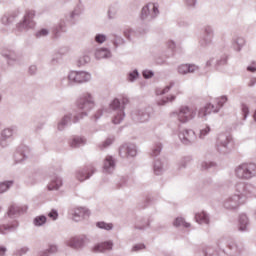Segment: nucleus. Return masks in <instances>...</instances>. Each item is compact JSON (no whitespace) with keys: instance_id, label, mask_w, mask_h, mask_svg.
Here are the masks:
<instances>
[{"instance_id":"obj_1","label":"nucleus","mask_w":256,"mask_h":256,"mask_svg":"<svg viewBox=\"0 0 256 256\" xmlns=\"http://www.w3.org/2000/svg\"><path fill=\"white\" fill-rule=\"evenodd\" d=\"M94 102L93 98L91 97V94L87 93L83 95L77 102V109H78V115L74 116L73 123H77L79 119H83L87 115L86 111H89L90 109H93Z\"/></svg>"},{"instance_id":"obj_2","label":"nucleus","mask_w":256,"mask_h":256,"mask_svg":"<svg viewBox=\"0 0 256 256\" xmlns=\"http://www.w3.org/2000/svg\"><path fill=\"white\" fill-rule=\"evenodd\" d=\"M216 104L207 103L204 107L200 108L198 111V117H207V115H211L212 113H218L219 109L227 103L226 96H222L214 101Z\"/></svg>"},{"instance_id":"obj_3","label":"nucleus","mask_w":256,"mask_h":256,"mask_svg":"<svg viewBox=\"0 0 256 256\" xmlns=\"http://www.w3.org/2000/svg\"><path fill=\"white\" fill-rule=\"evenodd\" d=\"M256 173L255 164H243L236 170V175L239 179H251Z\"/></svg>"},{"instance_id":"obj_4","label":"nucleus","mask_w":256,"mask_h":256,"mask_svg":"<svg viewBox=\"0 0 256 256\" xmlns=\"http://www.w3.org/2000/svg\"><path fill=\"white\" fill-rule=\"evenodd\" d=\"M177 117L180 123H187V121H191L195 117V109L189 108V106H182L179 109Z\"/></svg>"},{"instance_id":"obj_5","label":"nucleus","mask_w":256,"mask_h":256,"mask_svg":"<svg viewBox=\"0 0 256 256\" xmlns=\"http://www.w3.org/2000/svg\"><path fill=\"white\" fill-rule=\"evenodd\" d=\"M69 81L72 83H85L91 79V75L86 72H70L68 75Z\"/></svg>"},{"instance_id":"obj_6","label":"nucleus","mask_w":256,"mask_h":256,"mask_svg":"<svg viewBox=\"0 0 256 256\" xmlns=\"http://www.w3.org/2000/svg\"><path fill=\"white\" fill-rule=\"evenodd\" d=\"M179 139L184 145H189L195 141V132L193 130H182L179 133Z\"/></svg>"},{"instance_id":"obj_7","label":"nucleus","mask_w":256,"mask_h":256,"mask_svg":"<svg viewBox=\"0 0 256 256\" xmlns=\"http://www.w3.org/2000/svg\"><path fill=\"white\" fill-rule=\"evenodd\" d=\"M85 217H89V210L87 208H76L74 210V221H80L81 219H85Z\"/></svg>"},{"instance_id":"obj_8","label":"nucleus","mask_w":256,"mask_h":256,"mask_svg":"<svg viewBox=\"0 0 256 256\" xmlns=\"http://www.w3.org/2000/svg\"><path fill=\"white\" fill-rule=\"evenodd\" d=\"M113 249V243L112 242H104L101 244H97L92 249L93 253H103L104 251H109Z\"/></svg>"},{"instance_id":"obj_9","label":"nucleus","mask_w":256,"mask_h":256,"mask_svg":"<svg viewBox=\"0 0 256 256\" xmlns=\"http://www.w3.org/2000/svg\"><path fill=\"white\" fill-rule=\"evenodd\" d=\"M197 66L191 64H182L178 67V73L180 75H187V73H195Z\"/></svg>"},{"instance_id":"obj_10","label":"nucleus","mask_w":256,"mask_h":256,"mask_svg":"<svg viewBox=\"0 0 256 256\" xmlns=\"http://www.w3.org/2000/svg\"><path fill=\"white\" fill-rule=\"evenodd\" d=\"M240 200L241 196H234L232 199L224 203V207H226V209H237V207H239L242 204L241 202H239Z\"/></svg>"},{"instance_id":"obj_11","label":"nucleus","mask_w":256,"mask_h":256,"mask_svg":"<svg viewBox=\"0 0 256 256\" xmlns=\"http://www.w3.org/2000/svg\"><path fill=\"white\" fill-rule=\"evenodd\" d=\"M149 9H152V13L155 17V15H157L159 13V8L157 6H155V4L150 3L147 6H145L144 8H142V19H145V17H147V15H149Z\"/></svg>"},{"instance_id":"obj_12","label":"nucleus","mask_w":256,"mask_h":256,"mask_svg":"<svg viewBox=\"0 0 256 256\" xmlns=\"http://www.w3.org/2000/svg\"><path fill=\"white\" fill-rule=\"evenodd\" d=\"M95 57L97 59H107L108 57H111V52L105 48H101L96 50Z\"/></svg>"},{"instance_id":"obj_13","label":"nucleus","mask_w":256,"mask_h":256,"mask_svg":"<svg viewBox=\"0 0 256 256\" xmlns=\"http://www.w3.org/2000/svg\"><path fill=\"white\" fill-rule=\"evenodd\" d=\"M247 225H249V218L247 215L242 214L239 218V229L240 231H245L247 229Z\"/></svg>"},{"instance_id":"obj_14","label":"nucleus","mask_w":256,"mask_h":256,"mask_svg":"<svg viewBox=\"0 0 256 256\" xmlns=\"http://www.w3.org/2000/svg\"><path fill=\"white\" fill-rule=\"evenodd\" d=\"M126 152V157H135V155H137V150H135L134 148H128V147H125V146H122L120 148V155H123V153Z\"/></svg>"},{"instance_id":"obj_15","label":"nucleus","mask_w":256,"mask_h":256,"mask_svg":"<svg viewBox=\"0 0 256 256\" xmlns=\"http://www.w3.org/2000/svg\"><path fill=\"white\" fill-rule=\"evenodd\" d=\"M197 223H209V218L205 212H198L195 216Z\"/></svg>"},{"instance_id":"obj_16","label":"nucleus","mask_w":256,"mask_h":256,"mask_svg":"<svg viewBox=\"0 0 256 256\" xmlns=\"http://www.w3.org/2000/svg\"><path fill=\"white\" fill-rule=\"evenodd\" d=\"M61 185H63V182L61 181V179L57 178L56 180L51 181V183L48 185V189L49 191H55L59 189Z\"/></svg>"},{"instance_id":"obj_17","label":"nucleus","mask_w":256,"mask_h":256,"mask_svg":"<svg viewBox=\"0 0 256 256\" xmlns=\"http://www.w3.org/2000/svg\"><path fill=\"white\" fill-rule=\"evenodd\" d=\"M113 167H115V160H113V157L111 156L106 157L104 161L105 171H109V169H113Z\"/></svg>"},{"instance_id":"obj_18","label":"nucleus","mask_w":256,"mask_h":256,"mask_svg":"<svg viewBox=\"0 0 256 256\" xmlns=\"http://www.w3.org/2000/svg\"><path fill=\"white\" fill-rule=\"evenodd\" d=\"M69 246L74 249H79V247H83V240L79 238H72L69 242Z\"/></svg>"},{"instance_id":"obj_19","label":"nucleus","mask_w":256,"mask_h":256,"mask_svg":"<svg viewBox=\"0 0 256 256\" xmlns=\"http://www.w3.org/2000/svg\"><path fill=\"white\" fill-rule=\"evenodd\" d=\"M85 143V140L81 137H74L70 141V146L71 147H79V145H83Z\"/></svg>"},{"instance_id":"obj_20","label":"nucleus","mask_w":256,"mask_h":256,"mask_svg":"<svg viewBox=\"0 0 256 256\" xmlns=\"http://www.w3.org/2000/svg\"><path fill=\"white\" fill-rule=\"evenodd\" d=\"M123 117H125L123 110H119L118 114L112 120L114 125H119V123H121V121H123Z\"/></svg>"},{"instance_id":"obj_21","label":"nucleus","mask_w":256,"mask_h":256,"mask_svg":"<svg viewBox=\"0 0 256 256\" xmlns=\"http://www.w3.org/2000/svg\"><path fill=\"white\" fill-rule=\"evenodd\" d=\"M46 222H47V217L45 216H38L34 219V225H36L37 227H41V225H45Z\"/></svg>"},{"instance_id":"obj_22","label":"nucleus","mask_w":256,"mask_h":256,"mask_svg":"<svg viewBox=\"0 0 256 256\" xmlns=\"http://www.w3.org/2000/svg\"><path fill=\"white\" fill-rule=\"evenodd\" d=\"M174 225L175 227H191V224L185 222L183 218H176V220L174 221Z\"/></svg>"},{"instance_id":"obj_23","label":"nucleus","mask_w":256,"mask_h":256,"mask_svg":"<svg viewBox=\"0 0 256 256\" xmlns=\"http://www.w3.org/2000/svg\"><path fill=\"white\" fill-rule=\"evenodd\" d=\"M96 225L99 227V229H105L106 231L113 229V224H107L105 222H98Z\"/></svg>"},{"instance_id":"obj_24","label":"nucleus","mask_w":256,"mask_h":256,"mask_svg":"<svg viewBox=\"0 0 256 256\" xmlns=\"http://www.w3.org/2000/svg\"><path fill=\"white\" fill-rule=\"evenodd\" d=\"M11 185H13V182L0 183V193H5V191L11 187Z\"/></svg>"},{"instance_id":"obj_25","label":"nucleus","mask_w":256,"mask_h":256,"mask_svg":"<svg viewBox=\"0 0 256 256\" xmlns=\"http://www.w3.org/2000/svg\"><path fill=\"white\" fill-rule=\"evenodd\" d=\"M13 135V130L12 129H4L2 132V137L3 139H9V137H11Z\"/></svg>"},{"instance_id":"obj_26","label":"nucleus","mask_w":256,"mask_h":256,"mask_svg":"<svg viewBox=\"0 0 256 256\" xmlns=\"http://www.w3.org/2000/svg\"><path fill=\"white\" fill-rule=\"evenodd\" d=\"M33 17H35V12L30 11L24 18V25H29V21L30 19H33Z\"/></svg>"},{"instance_id":"obj_27","label":"nucleus","mask_w":256,"mask_h":256,"mask_svg":"<svg viewBox=\"0 0 256 256\" xmlns=\"http://www.w3.org/2000/svg\"><path fill=\"white\" fill-rule=\"evenodd\" d=\"M69 121H71V117L69 116H65L61 122L58 124V129H63L64 125H67V123H69Z\"/></svg>"},{"instance_id":"obj_28","label":"nucleus","mask_w":256,"mask_h":256,"mask_svg":"<svg viewBox=\"0 0 256 256\" xmlns=\"http://www.w3.org/2000/svg\"><path fill=\"white\" fill-rule=\"evenodd\" d=\"M77 179H78V181H85L86 179H89V174L83 173V172H78Z\"/></svg>"},{"instance_id":"obj_29","label":"nucleus","mask_w":256,"mask_h":256,"mask_svg":"<svg viewBox=\"0 0 256 256\" xmlns=\"http://www.w3.org/2000/svg\"><path fill=\"white\" fill-rule=\"evenodd\" d=\"M106 40H107V37H105V35H103V34H98L95 37L96 43H105Z\"/></svg>"},{"instance_id":"obj_30","label":"nucleus","mask_w":256,"mask_h":256,"mask_svg":"<svg viewBox=\"0 0 256 256\" xmlns=\"http://www.w3.org/2000/svg\"><path fill=\"white\" fill-rule=\"evenodd\" d=\"M218 141L222 142L223 147H227V144L229 143V138H227V136H225V135H220L218 138ZM223 141H225V142H223Z\"/></svg>"},{"instance_id":"obj_31","label":"nucleus","mask_w":256,"mask_h":256,"mask_svg":"<svg viewBox=\"0 0 256 256\" xmlns=\"http://www.w3.org/2000/svg\"><path fill=\"white\" fill-rule=\"evenodd\" d=\"M12 228H13V226L2 225V226H0V233L5 234V233H7V231H11Z\"/></svg>"},{"instance_id":"obj_32","label":"nucleus","mask_w":256,"mask_h":256,"mask_svg":"<svg viewBox=\"0 0 256 256\" xmlns=\"http://www.w3.org/2000/svg\"><path fill=\"white\" fill-rule=\"evenodd\" d=\"M48 217L52 219V221H55L59 217V214L55 210H52L48 213Z\"/></svg>"},{"instance_id":"obj_33","label":"nucleus","mask_w":256,"mask_h":256,"mask_svg":"<svg viewBox=\"0 0 256 256\" xmlns=\"http://www.w3.org/2000/svg\"><path fill=\"white\" fill-rule=\"evenodd\" d=\"M139 77V73L137 71H133L132 73L129 74L128 79L129 81H135Z\"/></svg>"},{"instance_id":"obj_34","label":"nucleus","mask_w":256,"mask_h":256,"mask_svg":"<svg viewBox=\"0 0 256 256\" xmlns=\"http://www.w3.org/2000/svg\"><path fill=\"white\" fill-rule=\"evenodd\" d=\"M91 61V58L89 56H84L83 58H80L79 63L80 65H85V63H89Z\"/></svg>"},{"instance_id":"obj_35","label":"nucleus","mask_w":256,"mask_h":256,"mask_svg":"<svg viewBox=\"0 0 256 256\" xmlns=\"http://www.w3.org/2000/svg\"><path fill=\"white\" fill-rule=\"evenodd\" d=\"M143 77H144L145 79H151V77H153V72H151V71H149V70H145V71L143 72Z\"/></svg>"},{"instance_id":"obj_36","label":"nucleus","mask_w":256,"mask_h":256,"mask_svg":"<svg viewBox=\"0 0 256 256\" xmlns=\"http://www.w3.org/2000/svg\"><path fill=\"white\" fill-rule=\"evenodd\" d=\"M48 33L49 32L47 31V29H42L36 34V37H45V35H48Z\"/></svg>"},{"instance_id":"obj_37","label":"nucleus","mask_w":256,"mask_h":256,"mask_svg":"<svg viewBox=\"0 0 256 256\" xmlns=\"http://www.w3.org/2000/svg\"><path fill=\"white\" fill-rule=\"evenodd\" d=\"M119 105H121V102H119L118 99H114L113 102L111 103L112 109H118Z\"/></svg>"},{"instance_id":"obj_38","label":"nucleus","mask_w":256,"mask_h":256,"mask_svg":"<svg viewBox=\"0 0 256 256\" xmlns=\"http://www.w3.org/2000/svg\"><path fill=\"white\" fill-rule=\"evenodd\" d=\"M171 87H173V85L170 84V86H167L161 92H157V95H165V93H169V89H171Z\"/></svg>"},{"instance_id":"obj_39","label":"nucleus","mask_w":256,"mask_h":256,"mask_svg":"<svg viewBox=\"0 0 256 256\" xmlns=\"http://www.w3.org/2000/svg\"><path fill=\"white\" fill-rule=\"evenodd\" d=\"M211 129L209 127H206L200 131V137H205L207 133H209Z\"/></svg>"},{"instance_id":"obj_40","label":"nucleus","mask_w":256,"mask_h":256,"mask_svg":"<svg viewBox=\"0 0 256 256\" xmlns=\"http://www.w3.org/2000/svg\"><path fill=\"white\" fill-rule=\"evenodd\" d=\"M161 153V146H157L153 151L152 155L157 156Z\"/></svg>"},{"instance_id":"obj_41","label":"nucleus","mask_w":256,"mask_h":256,"mask_svg":"<svg viewBox=\"0 0 256 256\" xmlns=\"http://www.w3.org/2000/svg\"><path fill=\"white\" fill-rule=\"evenodd\" d=\"M16 211H17V207L11 206L9 211H8V215H15Z\"/></svg>"},{"instance_id":"obj_42","label":"nucleus","mask_w":256,"mask_h":256,"mask_svg":"<svg viewBox=\"0 0 256 256\" xmlns=\"http://www.w3.org/2000/svg\"><path fill=\"white\" fill-rule=\"evenodd\" d=\"M141 249H145V245L143 244H138L136 246L133 247V251H139Z\"/></svg>"},{"instance_id":"obj_43","label":"nucleus","mask_w":256,"mask_h":256,"mask_svg":"<svg viewBox=\"0 0 256 256\" xmlns=\"http://www.w3.org/2000/svg\"><path fill=\"white\" fill-rule=\"evenodd\" d=\"M242 111L245 117H247V115L249 114V108L246 105H242Z\"/></svg>"},{"instance_id":"obj_44","label":"nucleus","mask_w":256,"mask_h":256,"mask_svg":"<svg viewBox=\"0 0 256 256\" xmlns=\"http://www.w3.org/2000/svg\"><path fill=\"white\" fill-rule=\"evenodd\" d=\"M111 143H113V141L111 139H108L104 142V147H109V145H111Z\"/></svg>"},{"instance_id":"obj_45","label":"nucleus","mask_w":256,"mask_h":256,"mask_svg":"<svg viewBox=\"0 0 256 256\" xmlns=\"http://www.w3.org/2000/svg\"><path fill=\"white\" fill-rule=\"evenodd\" d=\"M57 251V246H50V253H55Z\"/></svg>"},{"instance_id":"obj_46","label":"nucleus","mask_w":256,"mask_h":256,"mask_svg":"<svg viewBox=\"0 0 256 256\" xmlns=\"http://www.w3.org/2000/svg\"><path fill=\"white\" fill-rule=\"evenodd\" d=\"M5 251H7V249L0 247V256L5 255Z\"/></svg>"},{"instance_id":"obj_47","label":"nucleus","mask_w":256,"mask_h":256,"mask_svg":"<svg viewBox=\"0 0 256 256\" xmlns=\"http://www.w3.org/2000/svg\"><path fill=\"white\" fill-rule=\"evenodd\" d=\"M247 69H248V71H251L252 73H255V71H256V68L251 67V66H249Z\"/></svg>"},{"instance_id":"obj_48","label":"nucleus","mask_w":256,"mask_h":256,"mask_svg":"<svg viewBox=\"0 0 256 256\" xmlns=\"http://www.w3.org/2000/svg\"><path fill=\"white\" fill-rule=\"evenodd\" d=\"M188 5H195V0H187Z\"/></svg>"},{"instance_id":"obj_49","label":"nucleus","mask_w":256,"mask_h":256,"mask_svg":"<svg viewBox=\"0 0 256 256\" xmlns=\"http://www.w3.org/2000/svg\"><path fill=\"white\" fill-rule=\"evenodd\" d=\"M35 66L30 67V71H35Z\"/></svg>"},{"instance_id":"obj_50","label":"nucleus","mask_w":256,"mask_h":256,"mask_svg":"<svg viewBox=\"0 0 256 256\" xmlns=\"http://www.w3.org/2000/svg\"><path fill=\"white\" fill-rule=\"evenodd\" d=\"M176 95H181V91L177 89Z\"/></svg>"},{"instance_id":"obj_51","label":"nucleus","mask_w":256,"mask_h":256,"mask_svg":"<svg viewBox=\"0 0 256 256\" xmlns=\"http://www.w3.org/2000/svg\"><path fill=\"white\" fill-rule=\"evenodd\" d=\"M170 101H175V96H172Z\"/></svg>"},{"instance_id":"obj_52","label":"nucleus","mask_w":256,"mask_h":256,"mask_svg":"<svg viewBox=\"0 0 256 256\" xmlns=\"http://www.w3.org/2000/svg\"><path fill=\"white\" fill-rule=\"evenodd\" d=\"M207 65H208V67H209V66L211 65V61H208V62H207Z\"/></svg>"},{"instance_id":"obj_53","label":"nucleus","mask_w":256,"mask_h":256,"mask_svg":"<svg viewBox=\"0 0 256 256\" xmlns=\"http://www.w3.org/2000/svg\"><path fill=\"white\" fill-rule=\"evenodd\" d=\"M205 165H207V163L202 164V167H205Z\"/></svg>"},{"instance_id":"obj_54","label":"nucleus","mask_w":256,"mask_h":256,"mask_svg":"<svg viewBox=\"0 0 256 256\" xmlns=\"http://www.w3.org/2000/svg\"><path fill=\"white\" fill-rule=\"evenodd\" d=\"M42 256H45V254H43Z\"/></svg>"}]
</instances>
